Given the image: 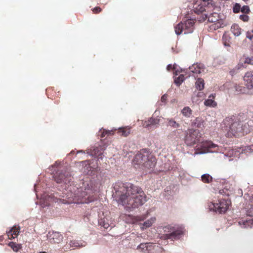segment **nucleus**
<instances>
[{
    "mask_svg": "<svg viewBox=\"0 0 253 253\" xmlns=\"http://www.w3.org/2000/svg\"><path fill=\"white\" fill-rule=\"evenodd\" d=\"M53 178L56 183L60 184L62 188L65 190L63 199L64 204L76 203V200L80 202L89 203L94 201L91 194L97 191V188L94 186V181L91 180L84 181L82 186L78 187L73 184V177L67 169L60 167L53 175Z\"/></svg>",
    "mask_w": 253,
    "mask_h": 253,
    "instance_id": "1",
    "label": "nucleus"
},
{
    "mask_svg": "<svg viewBox=\"0 0 253 253\" xmlns=\"http://www.w3.org/2000/svg\"><path fill=\"white\" fill-rule=\"evenodd\" d=\"M112 192L113 197L119 204L130 210L137 208L147 201L146 196L142 189L129 182H115Z\"/></svg>",
    "mask_w": 253,
    "mask_h": 253,
    "instance_id": "2",
    "label": "nucleus"
},
{
    "mask_svg": "<svg viewBox=\"0 0 253 253\" xmlns=\"http://www.w3.org/2000/svg\"><path fill=\"white\" fill-rule=\"evenodd\" d=\"M247 113H240L226 117L224 121V129L227 131L228 136L236 135L238 132H250L253 128V120H248Z\"/></svg>",
    "mask_w": 253,
    "mask_h": 253,
    "instance_id": "3",
    "label": "nucleus"
},
{
    "mask_svg": "<svg viewBox=\"0 0 253 253\" xmlns=\"http://www.w3.org/2000/svg\"><path fill=\"white\" fill-rule=\"evenodd\" d=\"M164 229L166 233V238L171 240L179 239L184 233L183 228L179 226L168 225L166 226Z\"/></svg>",
    "mask_w": 253,
    "mask_h": 253,
    "instance_id": "4",
    "label": "nucleus"
},
{
    "mask_svg": "<svg viewBox=\"0 0 253 253\" xmlns=\"http://www.w3.org/2000/svg\"><path fill=\"white\" fill-rule=\"evenodd\" d=\"M231 204V201L228 199L219 200L218 203H210L209 205V209L211 211L220 214L224 213L229 209Z\"/></svg>",
    "mask_w": 253,
    "mask_h": 253,
    "instance_id": "5",
    "label": "nucleus"
},
{
    "mask_svg": "<svg viewBox=\"0 0 253 253\" xmlns=\"http://www.w3.org/2000/svg\"><path fill=\"white\" fill-rule=\"evenodd\" d=\"M200 132L198 130L190 129L185 134L184 143L187 146H192L199 141Z\"/></svg>",
    "mask_w": 253,
    "mask_h": 253,
    "instance_id": "6",
    "label": "nucleus"
},
{
    "mask_svg": "<svg viewBox=\"0 0 253 253\" xmlns=\"http://www.w3.org/2000/svg\"><path fill=\"white\" fill-rule=\"evenodd\" d=\"M106 149L105 145H95L86 150V153L92 157H97V160H102V154Z\"/></svg>",
    "mask_w": 253,
    "mask_h": 253,
    "instance_id": "7",
    "label": "nucleus"
},
{
    "mask_svg": "<svg viewBox=\"0 0 253 253\" xmlns=\"http://www.w3.org/2000/svg\"><path fill=\"white\" fill-rule=\"evenodd\" d=\"M149 153L150 152L146 149H142L139 153L135 155L133 159L134 164L143 166L147 159H149Z\"/></svg>",
    "mask_w": 253,
    "mask_h": 253,
    "instance_id": "8",
    "label": "nucleus"
},
{
    "mask_svg": "<svg viewBox=\"0 0 253 253\" xmlns=\"http://www.w3.org/2000/svg\"><path fill=\"white\" fill-rule=\"evenodd\" d=\"M217 147V145L213 143L211 140H206L203 141L201 145V149L197 150L195 152V155H202L208 153H213V151L210 150L211 148H214Z\"/></svg>",
    "mask_w": 253,
    "mask_h": 253,
    "instance_id": "9",
    "label": "nucleus"
},
{
    "mask_svg": "<svg viewBox=\"0 0 253 253\" xmlns=\"http://www.w3.org/2000/svg\"><path fill=\"white\" fill-rule=\"evenodd\" d=\"M244 80L248 89V94H253V71L247 72L244 76Z\"/></svg>",
    "mask_w": 253,
    "mask_h": 253,
    "instance_id": "10",
    "label": "nucleus"
},
{
    "mask_svg": "<svg viewBox=\"0 0 253 253\" xmlns=\"http://www.w3.org/2000/svg\"><path fill=\"white\" fill-rule=\"evenodd\" d=\"M145 125L144 124L145 127L149 130H154L158 127L160 123V119L158 118L157 116L156 118L152 117L149 118L147 122H145Z\"/></svg>",
    "mask_w": 253,
    "mask_h": 253,
    "instance_id": "11",
    "label": "nucleus"
},
{
    "mask_svg": "<svg viewBox=\"0 0 253 253\" xmlns=\"http://www.w3.org/2000/svg\"><path fill=\"white\" fill-rule=\"evenodd\" d=\"M195 22L192 19L186 20L183 23L184 34L192 33L194 29Z\"/></svg>",
    "mask_w": 253,
    "mask_h": 253,
    "instance_id": "12",
    "label": "nucleus"
},
{
    "mask_svg": "<svg viewBox=\"0 0 253 253\" xmlns=\"http://www.w3.org/2000/svg\"><path fill=\"white\" fill-rule=\"evenodd\" d=\"M47 238L50 242L55 243H59L63 240L62 235L57 232H53L51 234L49 233L47 235Z\"/></svg>",
    "mask_w": 253,
    "mask_h": 253,
    "instance_id": "13",
    "label": "nucleus"
},
{
    "mask_svg": "<svg viewBox=\"0 0 253 253\" xmlns=\"http://www.w3.org/2000/svg\"><path fill=\"white\" fill-rule=\"evenodd\" d=\"M156 164V158L149 153V159H147L145 163H144L143 167L145 168L153 169L155 167Z\"/></svg>",
    "mask_w": 253,
    "mask_h": 253,
    "instance_id": "14",
    "label": "nucleus"
},
{
    "mask_svg": "<svg viewBox=\"0 0 253 253\" xmlns=\"http://www.w3.org/2000/svg\"><path fill=\"white\" fill-rule=\"evenodd\" d=\"M206 122L202 117H197L192 121L191 126L194 127L203 128L205 127Z\"/></svg>",
    "mask_w": 253,
    "mask_h": 253,
    "instance_id": "15",
    "label": "nucleus"
},
{
    "mask_svg": "<svg viewBox=\"0 0 253 253\" xmlns=\"http://www.w3.org/2000/svg\"><path fill=\"white\" fill-rule=\"evenodd\" d=\"M70 247L73 248L74 249L76 248H82L85 247L86 245V243L83 241H71L70 242Z\"/></svg>",
    "mask_w": 253,
    "mask_h": 253,
    "instance_id": "16",
    "label": "nucleus"
},
{
    "mask_svg": "<svg viewBox=\"0 0 253 253\" xmlns=\"http://www.w3.org/2000/svg\"><path fill=\"white\" fill-rule=\"evenodd\" d=\"M238 223L243 228H252L253 225V218L250 219L242 220L239 221Z\"/></svg>",
    "mask_w": 253,
    "mask_h": 253,
    "instance_id": "17",
    "label": "nucleus"
},
{
    "mask_svg": "<svg viewBox=\"0 0 253 253\" xmlns=\"http://www.w3.org/2000/svg\"><path fill=\"white\" fill-rule=\"evenodd\" d=\"M81 163H83V165L85 164L83 169V172L86 174L91 175L94 169L92 168L89 164H87L86 161H82Z\"/></svg>",
    "mask_w": 253,
    "mask_h": 253,
    "instance_id": "18",
    "label": "nucleus"
},
{
    "mask_svg": "<svg viewBox=\"0 0 253 253\" xmlns=\"http://www.w3.org/2000/svg\"><path fill=\"white\" fill-rule=\"evenodd\" d=\"M19 227L17 228L16 226H14L13 227L11 228L8 231H7V235L8 236H11V238H14L19 234Z\"/></svg>",
    "mask_w": 253,
    "mask_h": 253,
    "instance_id": "19",
    "label": "nucleus"
},
{
    "mask_svg": "<svg viewBox=\"0 0 253 253\" xmlns=\"http://www.w3.org/2000/svg\"><path fill=\"white\" fill-rule=\"evenodd\" d=\"M231 31L236 37L239 36L241 34V29L237 24L232 25L231 27Z\"/></svg>",
    "mask_w": 253,
    "mask_h": 253,
    "instance_id": "20",
    "label": "nucleus"
},
{
    "mask_svg": "<svg viewBox=\"0 0 253 253\" xmlns=\"http://www.w3.org/2000/svg\"><path fill=\"white\" fill-rule=\"evenodd\" d=\"M204 81L202 78H198L195 82V87L199 90H202L204 88Z\"/></svg>",
    "mask_w": 253,
    "mask_h": 253,
    "instance_id": "21",
    "label": "nucleus"
},
{
    "mask_svg": "<svg viewBox=\"0 0 253 253\" xmlns=\"http://www.w3.org/2000/svg\"><path fill=\"white\" fill-rule=\"evenodd\" d=\"M98 222L99 225L105 229H107L109 227V223L107 222V219L105 217L100 218Z\"/></svg>",
    "mask_w": 253,
    "mask_h": 253,
    "instance_id": "22",
    "label": "nucleus"
},
{
    "mask_svg": "<svg viewBox=\"0 0 253 253\" xmlns=\"http://www.w3.org/2000/svg\"><path fill=\"white\" fill-rule=\"evenodd\" d=\"M155 217H152L149 219H148L147 220L145 221L143 224V226L141 227V228L144 230L145 229H146L148 227H150L152 224L155 222Z\"/></svg>",
    "mask_w": 253,
    "mask_h": 253,
    "instance_id": "23",
    "label": "nucleus"
},
{
    "mask_svg": "<svg viewBox=\"0 0 253 253\" xmlns=\"http://www.w3.org/2000/svg\"><path fill=\"white\" fill-rule=\"evenodd\" d=\"M174 29L175 34L179 35L184 31L183 23L182 22L178 23L174 27Z\"/></svg>",
    "mask_w": 253,
    "mask_h": 253,
    "instance_id": "24",
    "label": "nucleus"
},
{
    "mask_svg": "<svg viewBox=\"0 0 253 253\" xmlns=\"http://www.w3.org/2000/svg\"><path fill=\"white\" fill-rule=\"evenodd\" d=\"M185 79L184 75H180L178 77L174 78V83L177 86H179L184 81Z\"/></svg>",
    "mask_w": 253,
    "mask_h": 253,
    "instance_id": "25",
    "label": "nucleus"
},
{
    "mask_svg": "<svg viewBox=\"0 0 253 253\" xmlns=\"http://www.w3.org/2000/svg\"><path fill=\"white\" fill-rule=\"evenodd\" d=\"M167 121L168 126H170L174 128H178L180 126V125L173 119H168Z\"/></svg>",
    "mask_w": 253,
    "mask_h": 253,
    "instance_id": "26",
    "label": "nucleus"
},
{
    "mask_svg": "<svg viewBox=\"0 0 253 253\" xmlns=\"http://www.w3.org/2000/svg\"><path fill=\"white\" fill-rule=\"evenodd\" d=\"M118 133L126 137L130 133V130L129 128L127 127H120L119 128Z\"/></svg>",
    "mask_w": 253,
    "mask_h": 253,
    "instance_id": "27",
    "label": "nucleus"
},
{
    "mask_svg": "<svg viewBox=\"0 0 253 253\" xmlns=\"http://www.w3.org/2000/svg\"><path fill=\"white\" fill-rule=\"evenodd\" d=\"M181 133L180 130H174L169 134V137L175 139L180 137Z\"/></svg>",
    "mask_w": 253,
    "mask_h": 253,
    "instance_id": "28",
    "label": "nucleus"
},
{
    "mask_svg": "<svg viewBox=\"0 0 253 253\" xmlns=\"http://www.w3.org/2000/svg\"><path fill=\"white\" fill-rule=\"evenodd\" d=\"M204 105L209 107H215L217 106V103L212 99L208 98L206 99L204 102Z\"/></svg>",
    "mask_w": 253,
    "mask_h": 253,
    "instance_id": "29",
    "label": "nucleus"
},
{
    "mask_svg": "<svg viewBox=\"0 0 253 253\" xmlns=\"http://www.w3.org/2000/svg\"><path fill=\"white\" fill-rule=\"evenodd\" d=\"M202 180L203 182L207 183H209L212 180V177L208 173H205L201 176Z\"/></svg>",
    "mask_w": 253,
    "mask_h": 253,
    "instance_id": "30",
    "label": "nucleus"
},
{
    "mask_svg": "<svg viewBox=\"0 0 253 253\" xmlns=\"http://www.w3.org/2000/svg\"><path fill=\"white\" fill-rule=\"evenodd\" d=\"M183 116L190 117L192 114V110L189 107H185L181 111Z\"/></svg>",
    "mask_w": 253,
    "mask_h": 253,
    "instance_id": "31",
    "label": "nucleus"
},
{
    "mask_svg": "<svg viewBox=\"0 0 253 253\" xmlns=\"http://www.w3.org/2000/svg\"><path fill=\"white\" fill-rule=\"evenodd\" d=\"M241 149L242 153H250L253 152V145L250 146H246L240 148Z\"/></svg>",
    "mask_w": 253,
    "mask_h": 253,
    "instance_id": "32",
    "label": "nucleus"
},
{
    "mask_svg": "<svg viewBox=\"0 0 253 253\" xmlns=\"http://www.w3.org/2000/svg\"><path fill=\"white\" fill-rule=\"evenodd\" d=\"M190 72L193 74H199L201 71L196 67V64H193L191 66L189 67Z\"/></svg>",
    "mask_w": 253,
    "mask_h": 253,
    "instance_id": "33",
    "label": "nucleus"
},
{
    "mask_svg": "<svg viewBox=\"0 0 253 253\" xmlns=\"http://www.w3.org/2000/svg\"><path fill=\"white\" fill-rule=\"evenodd\" d=\"M246 209L247 215L249 216H253V204H249Z\"/></svg>",
    "mask_w": 253,
    "mask_h": 253,
    "instance_id": "34",
    "label": "nucleus"
},
{
    "mask_svg": "<svg viewBox=\"0 0 253 253\" xmlns=\"http://www.w3.org/2000/svg\"><path fill=\"white\" fill-rule=\"evenodd\" d=\"M173 70H174L175 75H177L181 72H184V70L181 68L178 65L175 63L173 65Z\"/></svg>",
    "mask_w": 253,
    "mask_h": 253,
    "instance_id": "35",
    "label": "nucleus"
},
{
    "mask_svg": "<svg viewBox=\"0 0 253 253\" xmlns=\"http://www.w3.org/2000/svg\"><path fill=\"white\" fill-rule=\"evenodd\" d=\"M241 6L240 4L236 3L233 7V12L235 13H239L241 11Z\"/></svg>",
    "mask_w": 253,
    "mask_h": 253,
    "instance_id": "36",
    "label": "nucleus"
},
{
    "mask_svg": "<svg viewBox=\"0 0 253 253\" xmlns=\"http://www.w3.org/2000/svg\"><path fill=\"white\" fill-rule=\"evenodd\" d=\"M146 243H141L137 247V249L140 250L142 252H146L147 251Z\"/></svg>",
    "mask_w": 253,
    "mask_h": 253,
    "instance_id": "37",
    "label": "nucleus"
},
{
    "mask_svg": "<svg viewBox=\"0 0 253 253\" xmlns=\"http://www.w3.org/2000/svg\"><path fill=\"white\" fill-rule=\"evenodd\" d=\"M9 246L13 249L15 252H17L19 249V246L13 242H10L9 244Z\"/></svg>",
    "mask_w": 253,
    "mask_h": 253,
    "instance_id": "38",
    "label": "nucleus"
},
{
    "mask_svg": "<svg viewBox=\"0 0 253 253\" xmlns=\"http://www.w3.org/2000/svg\"><path fill=\"white\" fill-rule=\"evenodd\" d=\"M250 11V8L248 5H244L241 9V11L243 13H248Z\"/></svg>",
    "mask_w": 253,
    "mask_h": 253,
    "instance_id": "39",
    "label": "nucleus"
},
{
    "mask_svg": "<svg viewBox=\"0 0 253 253\" xmlns=\"http://www.w3.org/2000/svg\"><path fill=\"white\" fill-rule=\"evenodd\" d=\"M146 243V247L147 248V251L149 252L150 251H151L152 250L154 249L155 245L151 243Z\"/></svg>",
    "mask_w": 253,
    "mask_h": 253,
    "instance_id": "40",
    "label": "nucleus"
},
{
    "mask_svg": "<svg viewBox=\"0 0 253 253\" xmlns=\"http://www.w3.org/2000/svg\"><path fill=\"white\" fill-rule=\"evenodd\" d=\"M240 19L244 22H247L249 20V16L246 14H241L240 15Z\"/></svg>",
    "mask_w": 253,
    "mask_h": 253,
    "instance_id": "41",
    "label": "nucleus"
},
{
    "mask_svg": "<svg viewBox=\"0 0 253 253\" xmlns=\"http://www.w3.org/2000/svg\"><path fill=\"white\" fill-rule=\"evenodd\" d=\"M245 63H248L251 65H253V57L249 58L247 57L245 59L244 61Z\"/></svg>",
    "mask_w": 253,
    "mask_h": 253,
    "instance_id": "42",
    "label": "nucleus"
},
{
    "mask_svg": "<svg viewBox=\"0 0 253 253\" xmlns=\"http://www.w3.org/2000/svg\"><path fill=\"white\" fill-rule=\"evenodd\" d=\"M196 67L198 68V69H200L199 70L201 71V72L202 71H203L205 68L204 65L201 63H197Z\"/></svg>",
    "mask_w": 253,
    "mask_h": 253,
    "instance_id": "43",
    "label": "nucleus"
},
{
    "mask_svg": "<svg viewBox=\"0 0 253 253\" xmlns=\"http://www.w3.org/2000/svg\"><path fill=\"white\" fill-rule=\"evenodd\" d=\"M111 131L110 130H106L105 131H103L101 132L100 135L102 138L104 137L106 135H109L111 134Z\"/></svg>",
    "mask_w": 253,
    "mask_h": 253,
    "instance_id": "44",
    "label": "nucleus"
},
{
    "mask_svg": "<svg viewBox=\"0 0 253 253\" xmlns=\"http://www.w3.org/2000/svg\"><path fill=\"white\" fill-rule=\"evenodd\" d=\"M168 95L167 94H164L162 97L161 100L162 102L166 103V100L167 99Z\"/></svg>",
    "mask_w": 253,
    "mask_h": 253,
    "instance_id": "45",
    "label": "nucleus"
},
{
    "mask_svg": "<svg viewBox=\"0 0 253 253\" xmlns=\"http://www.w3.org/2000/svg\"><path fill=\"white\" fill-rule=\"evenodd\" d=\"M244 67L243 63H239L234 68L237 71H239V70L242 68Z\"/></svg>",
    "mask_w": 253,
    "mask_h": 253,
    "instance_id": "46",
    "label": "nucleus"
},
{
    "mask_svg": "<svg viewBox=\"0 0 253 253\" xmlns=\"http://www.w3.org/2000/svg\"><path fill=\"white\" fill-rule=\"evenodd\" d=\"M101 10V9L99 7H96L94 8L93 9V12L95 13L100 12Z\"/></svg>",
    "mask_w": 253,
    "mask_h": 253,
    "instance_id": "47",
    "label": "nucleus"
},
{
    "mask_svg": "<svg viewBox=\"0 0 253 253\" xmlns=\"http://www.w3.org/2000/svg\"><path fill=\"white\" fill-rule=\"evenodd\" d=\"M237 73H238V71L235 70V68L230 71V74L232 76L236 74Z\"/></svg>",
    "mask_w": 253,
    "mask_h": 253,
    "instance_id": "48",
    "label": "nucleus"
},
{
    "mask_svg": "<svg viewBox=\"0 0 253 253\" xmlns=\"http://www.w3.org/2000/svg\"><path fill=\"white\" fill-rule=\"evenodd\" d=\"M41 206L42 208H44L45 207H48L49 206V204L47 203V201L44 202L43 203H42L41 204Z\"/></svg>",
    "mask_w": 253,
    "mask_h": 253,
    "instance_id": "49",
    "label": "nucleus"
},
{
    "mask_svg": "<svg viewBox=\"0 0 253 253\" xmlns=\"http://www.w3.org/2000/svg\"><path fill=\"white\" fill-rule=\"evenodd\" d=\"M167 69L168 71H169L171 69H173V65H172L171 64H168L167 67Z\"/></svg>",
    "mask_w": 253,
    "mask_h": 253,
    "instance_id": "50",
    "label": "nucleus"
},
{
    "mask_svg": "<svg viewBox=\"0 0 253 253\" xmlns=\"http://www.w3.org/2000/svg\"><path fill=\"white\" fill-rule=\"evenodd\" d=\"M204 2H208V4H211V5L214 4V2L212 0H203Z\"/></svg>",
    "mask_w": 253,
    "mask_h": 253,
    "instance_id": "51",
    "label": "nucleus"
},
{
    "mask_svg": "<svg viewBox=\"0 0 253 253\" xmlns=\"http://www.w3.org/2000/svg\"><path fill=\"white\" fill-rule=\"evenodd\" d=\"M246 37L248 39H250V40H252L253 38V35H251V34H249L248 33H247V37Z\"/></svg>",
    "mask_w": 253,
    "mask_h": 253,
    "instance_id": "52",
    "label": "nucleus"
},
{
    "mask_svg": "<svg viewBox=\"0 0 253 253\" xmlns=\"http://www.w3.org/2000/svg\"><path fill=\"white\" fill-rule=\"evenodd\" d=\"M215 94H211L209 95V98L210 99H212L213 100V99L215 97Z\"/></svg>",
    "mask_w": 253,
    "mask_h": 253,
    "instance_id": "53",
    "label": "nucleus"
},
{
    "mask_svg": "<svg viewBox=\"0 0 253 253\" xmlns=\"http://www.w3.org/2000/svg\"><path fill=\"white\" fill-rule=\"evenodd\" d=\"M238 193H239V194H240V196H242V195H243V191H242V190L241 189H239L238 190Z\"/></svg>",
    "mask_w": 253,
    "mask_h": 253,
    "instance_id": "54",
    "label": "nucleus"
},
{
    "mask_svg": "<svg viewBox=\"0 0 253 253\" xmlns=\"http://www.w3.org/2000/svg\"><path fill=\"white\" fill-rule=\"evenodd\" d=\"M58 165V163H57V162H55V163H54V165H52V166H51V167H52V168H53V167H56V166H57Z\"/></svg>",
    "mask_w": 253,
    "mask_h": 253,
    "instance_id": "55",
    "label": "nucleus"
},
{
    "mask_svg": "<svg viewBox=\"0 0 253 253\" xmlns=\"http://www.w3.org/2000/svg\"><path fill=\"white\" fill-rule=\"evenodd\" d=\"M78 153H84V154L85 152H84V151L82 150L79 151L78 152Z\"/></svg>",
    "mask_w": 253,
    "mask_h": 253,
    "instance_id": "56",
    "label": "nucleus"
},
{
    "mask_svg": "<svg viewBox=\"0 0 253 253\" xmlns=\"http://www.w3.org/2000/svg\"><path fill=\"white\" fill-rule=\"evenodd\" d=\"M224 193V190L223 189L220 190L219 191V193L221 194H223Z\"/></svg>",
    "mask_w": 253,
    "mask_h": 253,
    "instance_id": "57",
    "label": "nucleus"
},
{
    "mask_svg": "<svg viewBox=\"0 0 253 253\" xmlns=\"http://www.w3.org/2000/svg\"><path fill=\"white\" fill-rule=\"evenodd\" d=\"M202 94H203V92H198L197 96L199 97H200L202 96Z\"/></svg>",
    "mask_w": 253,
    "mask_h": 253,
    "instance_id": "58",
    "label": "nucleus"
},
{
    "mask_svg": "<svg viewBox=\"0 0 253 253\" xmlns=\"http://www.w3.org/2000/svg\"><path fill=\"white\" fill-rule=\"evenodd\" d=\"M224 45L225 46H229V44L228 43H227L226 42H224Z\"/></svg>",
    "mask_w": 253,
    "mask_h": 253,
    "instance_id": "59",
    "label": "nucleus"
},
{
    "mask_svg": "<svg viewBox=\"0 0 253 253\" xmlns=\"http://www.w3.org/2000/svg\"><path fill=\"white\" fill-rule=\"evenodd\" d=\"M157 110H156V111H155V112H154V114H153V116H157Z\"/></svg>",
    "mask_w": 253,
    "mask_h": 253,
    "instance_id": "60",
    "label": "nucleus"
},
{
    "mask_svg": "<svg viewBox=\"0 0 253 253\" xmlns=\"http://www.w3.org/2000/svg\"><path fill=\"white\" fill-rule=\"evenodd\" d=\"M251 204H253V198L252 199H251Z\"/></svg>",
    "mask_w": 253,
    "mask_h": 253,
    "instance_id": "61",
    "label": "nucleus"
},
{
    "mask_svg": "<svg viewBox=\"0 0 253 253\" xmlns=\"http://www.w3.org/2000/svg\"><path fill=\"white\" fill-rule=\"evenodd\" d=\"M46 253V252H40V253Z\"/></svg>",
    "mask_w": 253,
    "mask_h": 253,
    "instance_id": "62",
    "label": "nucleus"
},
{
    "mask_svg": "<svg viewBox=\"0 0 253 253\" xmlns=\"http://www.w3.org/2000/svg\"><path fill=\"white\" fill-rule=\"evenodd\" d=\"M243 0L246 2V1H248L249 0Z\"/></svg>",
    "mask_w": 253,
    "mask_h": 253,
    "instance_id": "63",
    "label": "nucleus"
},
{
    "mask_svg": "<svg viewBox=\"0 0 253 253\" xmlns=\"http://www.w3.org/2000/svg\"><path fill=\"white\" fill-rule=\"evenodd\" d=\"M224 156H226V157H228V155H225Z\"/></svg>",
    "mask_w": 253,
    "mask_h": 253,
    "instance_id": "64",
    "label": "nucleus"
}]
</instances>
